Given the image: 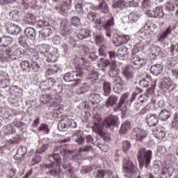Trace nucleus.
Returning a JSON list of instances; mask_svg holds the SVG:
<instances>
[{
	"mask_svg": "<svg viewBox=\"0 0 178 178\" xmlns=\"http://www.w3.org/2000/svg\"><path fill=\"white\" fill-rule=\"evenodd\" d=\"M59 67L58 66L54 65L53 68L48 70L45 72L46 77H49V76H52V74H55V73H58L59 72Z\"/></svg>",
	"mask_w": 178,
	"mask_h": 178,
	"instance_id": "09e8293b",
	"label": "nucleus"
},
{
	"mask_svg": "<svg viewBox=\"0 0 178 178\" xmlns=\"http://www.w3.org/2000/svg\"><path fill=\"white\" fill-rule=\"evenodd\" d=\"M8 52L15 58L22 54V51L17 48V46H13L12 47L8 48Z\"/></svg>",
	"mask_w": 178,
	"mask_h": 178,
	"instance_id": "e433bc0d",
	"label": "nucleus"
},
{
	"mask_svg": "<svg viewBox=\"0 0 178 178\" xmlns=\"http://www.w3.org/2000/svg\"><path fill=\"white\" fill-rule=\"evenodd\" d=\"M20 67L22 69L24 72H26V73H30L31 72V65L29 60H23L20 63Z\"/></svg>",
	"mask_w": 178,
	"mask_h": 178,
	"instance_id": "2f4dec72",
	"label": "nucleus"
},
{
	"mask_svg": "<svg viewBox=\"0 0 178 178\" xmlns=\"http://www.w3.org/2000/svg\"><path fill=\"white\" fill-rule=\"evenodd\" d=\"M10 86V81L6 78L0 79V88H6Z\"/></svg>",
	"mask_w": 178,
	"mask_h": 178,
	"instance_id": "603ef678",
	"label": "nucleus"
},
{
	"mask_svg": "<svg viewBox=\"0 0 178 178\" xmlns=\"http://www.w3.org/2000/svg\"><path fill=\"white\" fill-rule=\"evenodd\" d=\"M90 90V86L87 83H84L77 90V94L79 95L81 94H86L87 91Z\"/></svg>",
	"mask_w": 178,
	"mask_h": 178,
	"instance_id": "de8ad7c7",
	"label": "nucleus"
},
{
	"mask_svg": "<svg viewBox=\"0 0 178 178\" xmlns=\"http://www.w3.org/2000/svg\"><path fill=\"white\" fill-rule=\"evenodd\" d=\"M163 72V67L161 64H156L150 67V73L154 76H158Z\"/></svg>",
	"mask_w": 178,
	"mask_h": 178,
	"instance_id": "a211bd4d",
	"label": "nucleus"
},
{
	"mask_svg": "<svg viewBox=\"0 0 178 178\" xmlns=\"http://www.w3.org/2000/svg\"><path fill=\"white\" fill-rule=\"evenodd\" d=\"M154 134L156 135V138H158L159 140H162V138H165V129L163 128H157L155 131H154Z\"/></svg>",
	"mask_w": 178,
	"mask_h": 178,
	"instance_id": "f704fd0d",
	"label": "nucleus"
},
{
	"mask_svg": "<svg viewBox=\"0 0 178 178\" xmlns=\"http://www.w3.org/2000/svg\"><path fill=\"white\" fill-rule=\"evenodd\" d=\"M95 40L97 45H101L102 44H105V42H106V40L104 38V35L101 33L95 35Z\"/></svg>",
	"mask_w": 178,
	"mask_h": 178,
	"instance_id": "79ce46f5",
	"label": "nucleus"
},
{
	"mask_svg": "<svg viewBox=\"0 0 178 178\" xmlns=\"http://www.w3.org/2000/svg\"><path fill=\"white\" fill-rule=\"evenodd\" d=\"M98 9H101L104 13H108L109 10V7H108V4L105 1H102L100 3L99 7H95V10H98Z\"/></svg>",
	"mask_w": 178,
	"mask_h": 178,
	"instance_id": "ea45409f",
	"label": "nucleus"
},
{
	"mask_svg": "<svg viewBox=\"0 0 178 178\" xmlns=\"http://www.w3.org/2000/svg\"><path fill=\"white\" fill-rule=\"evenodd\" d=\"M111 91H112L111 83L104 82V95H105V97H108V95L111 94Z\"/></svg>",
	"mask_w": 178,
	"mask_h": 178,
	"instance_id": "49530a36",
	"label": "nucleus"
},
{
	"mask_svg": "<svg viewBox=\"0 0 178 178\" xmlns=\"http://www.w3.org/2000/svg\"><path fill=\"white\" fill-rule=\"evenodd\" d=\"M10 17L13 22H19L20 20V17H19V11L13 10L10 13Z\"/></svg>",
	"mask_w": 178,
	"mask_h": 178,
	"instance_id": "864d4df0",
	"label": "nucleus"
},
{
	"mask_svg": "<svg viewBox=\"0 0 178 178\" xmlns=\"http://www.w3.org/2000/svg\"><path fill=\"white\" fill-rule=\"evenodd\" d=\"M38 153H35V157H33L31 161V165L32 166H34L35 165H37L38 163H40L41 162V156L37 154Z\"/></svg>",
	"mask_w": 178,
	"mask_h": 178,
	"instance_id": "13d9d810",
	"label": "nucleus"
},
{
	"mask_svg": "<svg viewBox=\"0 0 178 178\" xmlns=\"http://www.w3.org/2000/svg\"><path fill=\"white\" fill-rule=\"evenodd\" d=\"M119 119L116 115H110L107 117L103 122L102 124L99 122H101V118H99L97 121H95L94 125L92 127L93 131L95 133H97L100 137H104L105 136V132H104L103 129L106 127V129H111V127H113V126H116L118 124V121Z\"/></svg>",
	"mask_w": 178,
	"mask_h": 178,
	"instance_id": "f257e3e1",
	"label": "nucleus"
},
{
	"mask_svg": "<svg viewBox=\"0 0 178 178\" xmlns=\"http://www.w3.org/2000/svg\"><path fill=\"white\" fill-rule=\"evenodd\" d=\"M149 98V93L147 91L145 94L140 95L139 96L138 100L143 104L145 102V101H148Z\"/></svg>",
	"mask_w": 178,
	"mask_h": 178,
	"instance_id": "e2e57ef3",
	"label": "nucleus"
},
{
	"mask_svg": "<svg viewBox=\"0 0 178 178\" xmlns=\"http://www.w3.org/2000/svg\"><path fill=\"white\" fill-rule=\"evenodd\" d=\"M131 65L134 67V69H141L143 66L145 65V60L140 58L137 55H134L131 60Z\"/></svg>",
	"mask_w": 178,
	"mask_h": 178,
	"instance_id": "9b49d317",
	"label": "nucleus"
},
{
	"mask_svg": "<svg viewBox=\"0 0 178 178\" xmlns=\"http://www.w3.org/2000/svg\"><path fill=\"white\" fill-rule=\"evenodd\" d=\"M159 118L156 114L149 113L146 116V123L149 127H154L158 124Z\"/></svg>",
	"mask_w": 178,
	"mask_h": 178,
	"instance_id": "f8f14e48",
	"label": "nucleus"
},
{
	"mask_svg": "<svg viewBox=\"0 0 178 178\" xmlns=\"http://www.w3.org/2000/svg\"><path fill=\"white\" fill-rule=\"evenodd\" d=\"M60 29L63 37H69L72 34V26L67 20H63L61 22Z\"/></svg>",
	"mask_w": 178,
	"mask_h": 178,
	"instance_id": "9d476101",
	"label": "nucleus"
},
{
	"mask_svg": "<svg viewBox=\"0 0 178 178\" xmlns=\"http://www.w3.org/2000/svg\"><path fill=\"white\" fill-rule=\"evenodd\" d=\"M123 86V80L121 77H118L115 81V85L113 87V90L117 91V92H120L122 90Z\"/></svg>",
	"mask_w": 178,
	"mask_h": 178,
	"instance_id": "7c9ffc66",
	"label": "nucleus"
},
{
	"mask_svg": "<svg viewBox=\"0 0 178 178\" xmlns=\"http://www.w3.org/2000/svg\"><path fill=\"white\" fill-rule=\"evenodd\" d=\"M172 79L170 78H164L161 83V88L162 90H169L172 87Z\"/></svg>",
	"mask_w": 178,
	"mask_h": 178,
	"instance_id": "393cba45",
	"label": "nucleus"
},
{
	"mask_svg": "<svg viewBox=\"0 0 178 178\" xmlns=\"http://www.w3.org/2000/svg\"><path fill=\"white\" fill-rule=\"evenodd\" d=\"M151 159H152V152L151 150H145V148L140 147L138 153V160L140 166H145L148 168L149 163H151Z\"/></svg>",
	"mask_w": 178,
	"mask_h": 178,
	"instance_id": "20e7f679",
	"label": "nucleus"
},
{
	"mask_svg": "<svg viewBox=\"0 0 178 178\" xmlns=\"http://www.w3.org/2000/svg\"><path fill=\"white\" fill-rule=\"evenodd\" d=\"M127 56V47L122 46L120 47L118 50V58L119 59H124Z\"/></svg>",
	"mask_w": 178,
	"mask_h": 178,
	"instance_id": "bb28decb",
	"label": "nucleus"
},
{
	"mask_svg": "<svg viewBox=\"0 0 178 178\" xmlns=\"http://www.w3.org/2000/svg\"><path fill=\"white\" fill-rule=\"evenodd\" d=\"M88 19L90 20V22H97V20H99V19H97V13H95V12H90L88 14Z\"/></svg>",
	"mask_w": 178,
	"mask_h": 178,
	"instance_id": "338daca9",
	"label": "nucleus"
},
{
	"mask_svg": "<svg viewBox=\"0 0 178 178\" xmlns=\"http://www.w3.org/2000/svg\"><path fill=\"white\" fill-rule=\"evenodd\" d=\"M175 173V167L167 165L161 170V177L159 178H169Z\"/></svg>",
	"mask_w": 178,
	"mask_h": 178,
	"instance_id": "2eb2a0df",
	"label": "nucleus"
},
{
	"mask_svg": "<svg viewBox=\"0 0 178 178\" xmlns=\"http://www.w3.org/2000/svg\"><path fill=\"white\" fill-rule=\"evenodd\" d=\"M13 39L9 36H4L0 38V47H8L12 44Z\"/></svg>",
	"mask_w": 178,
	"mask_h": 178,
	"instance_id": "c85d7f7f",
	"label": "nucleus"
},
{
	"mask_svg": "<svg viewBox=\"0 0 178 178\" xmlns=\"http://www.w3.org/2000/svg\"><path fill=\"white\" fill-rule=\"evenodd\" d=\"M92 151V145H85L79 149V154L81 152H90Z\"/></svg>",
	"mask_w": 178,
	"mask_h": 178,
	"instance_id": "69168bd1",
	"label": "nucleus"
},
{
	"mask_svg": "<svg viewBox=\"0 0 178 178\" xmlns=\"http://www.w3.org/2000/svg\"><path fill=\"white\" fill-rule=\"evenodd\" d=\"M37 27L39 29H42V27H51V25L49 24V22L45 21V20H40L36 24Z\"/></svg>",
	"mask_w": 178,
	"mask_h": 178,
	"instance_id": "bf43d9fd",
	"label": "nucleus"
},
{
	"mask_svg": "<svg viewBox=\"0 0 178 178\" xmlns=\"http://www.w3.org/2000/svg\"><path fill=\"white\" fill-rule=\"evenodd\" d=\"M26 154H27V147L26 146L19 147L17 150V154L14 156V159L17 161L22 159Z\"/></svg>",
	"mask_w": 178,
	"mask_h": 178,
	"instance_id": "aec40b11",
	"label": "nucleus"
},
{
	"mask_svg": "<svg viewBox=\"0 0 178 178\" xmlns=\"http://www.w3.org/2000/svg\"><path fill=\"white\" fill-rule=\"evenodd\" d=\"M140 19V13L132 11L129 15V20L131 22H137Z\"/></svg>",
	"mask_w": 178,
	"mask_h": 178,
	"instance_id": "a18cd8bd",
	"label": "nucleus"
},
{
	"mask_svg": "<svg viewBox=\"0 0 178 178\" xmlns=\"http://www.w3.org/2000/svg\"><path fill=\"white\" fill-rule=\"evenodd\" d=\"M150 83H151V77L147 76L146 78L143 79L139 81V86L143 88H147V87L149 86Z\"/></svg>",
	"mask_w": 178,
	"mask_h": 178,
	"instance_id": "58836bf2",
	"label": "nucleus"
},
{
	"mask_svg": "<svg viewBox=\"0 0 178 178\" xmlns=\"http://www.w3.org/2000/svg\"><path fill=\"white\" fill-rule=\"evenodd\" d=\"M113 44L115 47H120V45H123L122 35H117L115 37H114Z\"/></svg>",
	"mask_w": 178,
	"mask_h": 178,
	"instance_id": "5fc2aeb1",
	"label": "nucleus"
},
{
	"mask_svg": "<svg viewBox=\"0 0 178 178\" xmlns=\"http://www.w3.org/2000/svg\"><path fill=\"white\" fill-rule=\"evenodd\" d=\"M170 116H172V113L166 109L162 110L159 113V118L163 122L168 120Z\"/></svg>",
	"mask_w": 178,
	"mask_h": 178,
	"instance_id": "c756f323",
	"label": "nucleus"
},
{
	"mask_svg": "<svg viewBox=\"0 0 178 178\" xmlns=\"http://www.w3.org/2000/svg\"><path fill=\"white\" fill-rule=\"evenodd\" d=\"M123 74L126 77L127 80H131L134 77V75H133V71H131V69L129 67L124 70Z\"/></svg>",
	"mask_w": 178,
	"mask_h": 178,
	"instance_id": "37998d69",
	"label": "nucleus"
},
{
	"mask_svg": "<svg viewBox=\"0 0 178 178\" xmlns=\"http://www.w3.org/2000/svg\"><path fill=\"white\" fill-rule=\"evenodd\" d=\"M3 131L5 134H15L16 131L13 129L12 124H7L3 127Z\"/></svg>",
	"mask_w": 178,
	"mask_h": 178,
	"instance_id": "4c0bfd02",
	"label": "nucleus"
},
{
	"mask_svg": "<svg viewBox=\"0 0 178 178\" xmlns=\"http://www.w3.org/2000/svg\"><path fill=\"white\" fill-rule=\"evenodd\" d=\"M134 133L138 141H143L144 138L148 136V132H147V131H144V129L139 127L135 128L134 129Z\"/></svg>",
	"mask_w": 178,
	"mask_h": 178,
	"instance_id": "4468645a",
	"label": "nucleus"
},
{
	"mask_svg": "<svg viewBox=\"0 0 178 178\" xmlns=\"http://www.w3.org/2000/svg\"><path fill=\"white\" fill-rule=\"evenodd\" d=\"M95 24L97 30L104 29L106 31V36L108 38L112 37L111 27H113V26H115V19L113 17H111L110 19H106V21H105V18L104 17L99 18V20L97 19L95 21Z\"/></svg>",
	"mask_w": 178,
	"mask_h": 178,
	"instance_id": "7ed1b4c3",
	"label": "nucleus"
},
{
	"mask_svg": "<svg viewBox=\"0 0 178 178\" xmlns=\"http://www.w3.org/2000/svg\"><path fill=\"white\" fill-rule=\"evenodd\" d=\"M130 129V122L129 121H125L120 127V131L122 133H126L127 130Z\"/></svg>",
	"mask_w": 178,
	"mask_h": 178,
	"instance_id": "4d7b16f0",
	"label": "nucleus"
},
{
	"mask_svg": "<svg viewBox=\"0 0 178 178\" xmlns=\"http://www.w3.org/2000/svg\"><path fill=\"white\" fill-rule=\"evenodd\" d=\"M54 97L51 95H43L40 97V102L45 105L46 104L51 102V100L54 99Z\"/></svg>",
	"mask_w": 178,
	"mask_h": 178,
	"instance_id": "a19ab883",
	"label": "nucleus"
},
{
	"mask_svg": "<svg viewBox=\"0 0 178 178\" xmlns=\"http://www.w3.org/2000/svg\"><path fill=\"white\" fill-rule=\"evenodd\" d=\"M91 31L88 29H81L79 34L77 35V38L79 40H84V38H87V37H90V33Z\"/></svg>",
	"mask_w": 178,
	"mask_h": 178,
	"instance_id": "a878e982",
	"label": "nucleus"
},
{
	"mask_svg": "<svg viewBox=\"0 0 178 178\" xmlns=\"http://www.w3.org/2000/svg\"><path fill=\"white\" fill-rule=\"evenodd\" d=\"M129 98V93H124L119 101L118 103V109H119V108H122V106H123V105L124 104V102H126V99Z\"/></svg>",
	"mask_w": 178,
	"mask_h": 178,
	"instance_id": "3c124183",
	"label": "nucleus"
},
{
	"mask_svg": "<svg viewBox=\"0 0 178 178\" xmlns=\"http://www.w3.org/2000/svg\"><path fill=\"white\" fill-rule=\"evenodd\" d=\"M8 92L10 95H13V97H22L23 95V90L17 86H13L10 87L8 90Z\"/></svg>",
	"mask_w": 178,
	"mask_h": 178,
	"instance_id": "dca6fc26",
	"label": "nucleus"
},
{
	"mask_svg": "<svg viewBox=\"0 0 178 178\" xmlns=\"http://www.w3.org/2000/svg\"><path fill=\"white\" fill-rule=\"evenodd\" d=\"M131 148V143L129 140H124L122 143V150L124 152H127Z\"/></svg>",
	"mask_w": 178,
	"mask_h": 178,
	"instance_id": "052dcab7",
	"label": "nucleus"
},
{
	"mask_svg": "<svg viewBox=\"0 0 178 178\" xmlns=\"http://www.w3.org/2000/svg\"><path fill=\"white\" fill-rule=\"evenodd\" d=\"M83 76V69L79 68L76 71L72 72H67L64 76V80L67 83H70L74 81V86H79L80 84L81 79L80 78Z\"/></svg>",
	"mask_w": 178,
	"mask_h": 178,
	"instance_id": "39448f33",
	"label": "nucleus"
},
{
	"mask_svg": "<svg viewBox=\"0 0 178 178\" xmlns=\"http://www.w3.org/2000/svg\"><path fill=\"white\" fill-rule=\"evenodd\" d=\"M50 47L48 44H40L39 45L38 52L42 55H45L49 51Z\"/></svg>",
	"mask_w": 178,
	"mask_h": 178,
	"instance_id": "c03bdc74",
	"label": "nucleus"
},
{
	"mask_svg": "<svg viewBox=\"0 0 178 178\" xmlns=\"http://www.w3.org/2000/svg\"><path fill=\"white\" fill-rule=\"evenodd\" d=\"M108 75L110 77H118V76H119V69L116 67V62L111 63Z\"/></svg>",
	"mask_w": 178,
	"mask_h": 178,
	"instance_id": "6ab92c4d",
	"label": "nucleus"
},
{
	"mask_svg": "<svg viewBox=\"0 0 178 178\" xmlns=\"http://www.w3.org/2000/svg\"><path fill=\"white\" fill-rule=\"evenodd\" d=\"M118 101H119V97L116 95H111L106 102V108H109V106H115L116 104H118Z\"/></svg>",
	"mask_w": 178,
	"mask_h": 178,
	"instance_id": "412c9836",
	"label": "nucleus"
},
{
	"mask_svg": "<svg viewBox=\"0 0 178 178\" xmlns=\"http://www.w3.org/2000/svg\"><path fill=\"white\" fill-rule=\"evenodd\" d=\"M56 83V80L54 78H49L45 81H43L40 83V88L44 91H47V90H50L52 91V89L55 87V84Z\"/></svg>",
	"mask_w": 178,
	"mask_h": 178,
	"instance_id": "6e6552de",
	"label": "nucleus"
},
{
	"mask_svg": "<svg viewBox=\"0 0 178 178\" xmlns=\"http://www.w3.org/2000/svg\"><path fill=\"white\" fill-rule=\"evenodd\" d=\"M24 22L26 24H33L35 22V17L31 13H26L24 16Z\"/></svg>",
	"mask_w": 178,
	"mask_h": 178,
	"instance_id": "72a5a7b5",
	"label": "nucleus"
},
{
	"mask_svg": "<svg viewBox=\"0 0 178 178\" xmlns=\"http://www.w3.org/2000/svg\"><path fill=\"white\" fill-rule=\"evenodd\" d=\"M113 8L123 10V9H126V8H127V3L125 0H117L113 4Z\"/></svg>",
	"mask_w": 178,
	"mask_h": 178,
	"instance_id": "5701e85b",
	"label": "nucleus"
},
{
	"mask_svg": "<svg viewBox=\"0 0 178 178\" xmlns=\"http://www.w3.org/2000/svg\"><path fill=\"white\" fill-rule=\"evenodd\" d=\"M38 130V131H43L44 133H46V134L49 133V128L46 124H41Z\"/></svg>",
	"mask_w": 178,
	"mask_h": 178,
	"instance_id": "0e129e2a",
	"label": "nucleus"
},
{
	"mask_svg": "<svg viewBox=\"0 0 178 178\" xmlns=\"http://www.w3.org/2000/svg\"><path fill=\"white\" fill-rule=\"evenodd\" d=\"M123 169L125 173V177L132 178L136 176V166L133 161L130 160V157L127 156L123 160Z\"/></svg>",
	"mask_w": 178,
	"mask_h": 178,
	"instance_id": "423d86ee",
	"label": "nucleus"
},
{
	"mask_svg": "<svg viewBox=\"0 0 178 178\" xmlns=\"http://www.w3.org/2000/svg\"><path fill=\"white\" fill-rule=\"evenodd\" d=\"M63 169L65 170L66 175H72L73 173V168L70 163L66 162V160L64 159V163L63 164Z\"/></svg>",
	"mask_w": 178,
	"mask_h": 178,
	"instance_id": "c9c22d12",
	"label": "nucleus"
},
{
	"mask_svg": "<svg viewBox=\"0 0 178 178\" xmlns=\"http://www.w3.org/2000/svg\"><path fill=\"white\" fill-rule=\"evenodd\" d=\"M49 158H53L54 160L57 162L55 169L51 170L49 174L54 177H62L63 176V172L60 169V162H62V157L58 153H54L53 154H49Z\"/></svg>",
	"mask_w": 178,
	"mask_h": 178,
	"instance_id": "0eeeda50",
	"label": "nucleus"
},
{
	"mask_svg": "<svg viewBox=\"0 0 178 178\" xmlns=\"http://www.w3.org/2000/svg\"><path fill=\"white\" fill-rule=\"evenodd\" d=\"M31 72L33 73H38L40 72V65L38 62L33 61L31 64Z\"/></svg>",
	"mask_w": 178,
	"mask_h": 178,
	"instance_id": "6e6d98bb",
	"label": "nucleus"
},
{
	"mask_svg": "<svg viewBox=\"0 0 178 178\" xmlns=\"http://www.w3.org/2000/svg\"><path fill=\"white\" fill-rule=\"evenodd\" d=\"M17 59L15 56H12L10 52H9V48L0 51V60L3 63L9 62V60H16Z\"/></svg>",
	"mask_w": 178,
	"mask_h": 178,
	"instance_id": "1a4fd4ad",
	"label": "nucleus"
},
{
	"mask_svg": "<svg viewBox=\"0 0 178 178\" xmlns=\"http://www.w3.org/2000/svg\"><path fill=\"white\" fill-rule=\"evenodd\" d=\"M171 126L172 127H173L174 129H177L178 127V115L177 114H175L174 115V120H172V122H171Z\"/></svg>",
	"mask_w": 178,
	"mask_h": 178,
	"instance_id": "774afa93",
	"label": "nucleus"
},
{
	"mask_svg": "<svg viewBox=\"0 0 178 178\" xmlns=\"http://www.w3.org/2000/svg\"><path fill=\"white\" fill-rule=\"evenodd\" d=\"M41 169L44 170V169H55L56 168V165H55V162L52 161L51 163H46L41 165Z\"/></svg>",
	"mask_w": 178,
	"mask_h": 178,
	"instance_id": "680f3d73",
	"label": "nucleus"
},
{
	"mask_svg": "<svg viewBox=\"0 0 178 178\" xmlns=\"http://www.w3.org/2000/svg\"><path fill=\"white\" fill-rule=\"evenodd\" d=\"M51 91H54L56 95H59V94H60L62 91H63V86L56 82L54 87L53 88Z\"/></svg>",
	"mask_w": 178,
	"mask_h": 178,
	"instance_id": "8fccbe9b",
	"label": "nucleus"
},
{
	"mask_svg": "<svg viewBox=\"0 0 178 178\" xmlns=\"http://www.w3.org/2000/svg\"><path fill=\"white\" fill-rule=\"evenodd\" d=\"M6 31L9 34H14L17 35L20 33V26L19 25L11 23V22H7L6 24Z\"/></svg>",
	"mask_w": 178,
	"mask_h": 178,
	"instance_id": "ddd939ff",
	"label": "nucleus"
},
{
	"mask_svg": "<svg viewBox=\"0 0 178 178\" xmlns=\"http://www.w3.org/2000/svg\"><path fill=\"white\" fill-rule=\"evenodd\" d=\"M25 35L30 40H34L35 38V29L31 27L26 28L24 30Z\"/></svg>",
	"mask_w": 178,
	"mask_h": 178,
	"instance_id": "cd10ccee",
	"label": "nucleus"
},
{
	"mask_svg": "<svg viewBox=\"0 0 178 178\" xmlns=\"http://www.w3.org/2000/svg\"><path fill=\"white\" fill-rule=\"evenodd\" d=\"M69 129V121L67 118L62 120L59 122L58 129L59 131H66Z\"/></svg>",
	"mask_w": 178,
	"mask_h": 178,
	"instance_id": "4be33fe9",
	"label": "nucleus"
},
{
	"mask_svg": "<svg viewBox=\"0 0 178 178\" xmlns=\"http://www.w3.org/2000/svg\"><path fill=\"white\" fill-rule=\"evenodd\" d=\"M152 4L151 0H143L142 2V8L145 12V15L148 17H152L153 19H162L165 16L163 13V8L162 6L156 7L153 11H151Z\"/></svg>",
	"mask_w": 178,
	"mask_h": 178,
	"instance_id": "f03ea898",
	"label": "nucleus"
},
{
	"mask_svg": "<svg viewBox=\"0 0 178 178\" xmlns=\"http://www.w3.org/2000/svg\"><path fill=\"white\" fill-rule=\"evenodd\" d=\"M172 31H173V28L172 26H169L165 31L164 33H161L158 39L159 42H165V40L170 34H172Z\"/></svg>",
	"mask_w": 178,
	"mask_h": 178,
	"instance_id": "f3484780",
	"label": "nucleus"
},
{
	"mask_svg": "<svg viewBox=\"0 0 178 178\" xmlns=\"http://www.w3.org/2000/svg\"><path fill=\"white\" fill-rule=\"evenodd\" d=\"M52 33V29L50 28H44L42 30L40 33V37H41L42 40H45L47 38L49 37Z\"/></svg>",
	"mask_w": 178,
	"mask_h": 178,
	"instance_id": "473e14b6",
	"label": "nucleus"
},
{
	"mask_svg": "<svg viewBox=\"0 0 178 178\" xmlns=\"http://www.w3.org/2000/svg\"><path fill=\"white\" fill-rule=\"evenodd\" d=\"M89 102L91 105H98L101 102V96L99 94H92L89 97Z\"/></svg>",
	"mask_w": 178,
	"mask_h": 178,
	"instance_id": "b1692460",
	"label": "nucleus"
}]
</instances>
